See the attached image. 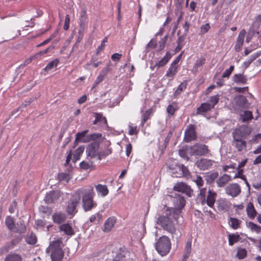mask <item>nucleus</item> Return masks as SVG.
<instances>
[{
    "label": "nucleus",
    "instance_id": "f257e3e1",
    "mask_svg": "<svg viewBox=\"0 0 261 261\" xmlns=\"http://www.w3.org/2000/svg\"><path fill=\"white\" fill-rule=\"evenodd\" d=\"M180 216L178 210L173 211L172 210H169V207L165 205L163 208V215L160 216L158 219V223L164 230L171 233L173 238L176 236L177 239L180 235L177 234L173 220L178 223V219Z\"/></svg>",
    "mask_w": 261,
    "mask_h": 261
},
{
    "label": "nucleus",
    "instance_id": "f03ea898",
    "mask_svg": "<svg viewBox=\"0 0 261 261\" xmlns=\"http://www.w3.org/2000/svg\"><path fill=\"white\" fill-rule=\"evenodd\" d=\"M77 195H82V208L84 212L92 211L96 207L97 203L94 200L95 193L92 187L88 188H81L76 190Z\"/></svg>",
    "mask_w": 261,
    "mask_h": 261
},
{
    "label": "nucleus",
    "instance_id": "7ed1b4c3",
    "mask_svg": "<svg viewBox=\"0 0 261 261\" xmlns=\"http://www.w3.org/2000/svg\"><path fill=\"white\" fill-rule=\"evenodd\" d=\"M168 171L173 177H188L190 175V172L184 165H179L175 160L169 159L166 163Z\"/></svg>",
    "mask_w": 261,
    "mask_h": 261
},
{
    "label": "nucleus",
    "instance_id": "20e7f679",
    "mask_svg": "<svg viewBox=\"0 0 261 261\" xmlns=\"http://www.w3.org/2000/svg\"><path fill=\"white\" fill-rule=\"evenodd\" d=\"M171 246L170 240L166 236L160 237L155 244L156 250L162 256L169 252Z\"/></svg>",
    "mask_w": 261,
    "mask_h": 261
},
{
    "label": "nucleus",
    "instance_id": "39448f33",
    "mask_svg": "<svg viewBox=\"0 0 261 261\" xmlns=\"http://www.w3.org/2000/svg\"><path fill=\"white\" fill-rule=\"evenodd\" d=\"M47 252L50 251V257L52 261H62L64 253L60 247L59 243L54 242L51 243L46 250Z\"/></svg>",
    "mask_w": 261,
    "mask_h": 261
},
{
    "label": "nucleus",
    "instance_id": "423d86ee",
    "mask_svg": "<svg viewBox=\"0 0 261 261\" xmlns=\"http://www.w3.org/2000/svg\"><path fill=\"white\" fill-rule=\"evenodd\" d=\"M81 200V197L77 195L76 191L74 194L68 201L66 208V212L68 215L74 216L77 213V206Z\"/></svg>",
    "mask_w": 261,
    "mask_h": 261
},
{
    "label": "nucleus",
    "instance_id": "0eeeda50",
    "mask_svg": "<svg viewBox=\"0 0 261 261\" xmlns=\"http://www.w3.org/2000/svg\"><path fill=\"white\" fill-rule=\"evenodd\" d=\"M170 200L172 201L174 207H169V210L173 211L178 210L179 216L181 213V209L184 207L186 201L184 196L181 194L176 193H173L171 195H168Z\"/></svg>",
    "mask_w": 261,
    "mask_h": 261
},
{
    "label": "nucleus",
    "instance_id": "6e6552de",
    "mask_svg": "<svg viewBox=\"0 0 261 261\" xmlns=\"http://www.w3.org/2000/svg\"><path fill=\"white\" fill-rule=\"evenodd\" d=\"M189 149L190 154L192 156H203L210 151L207 145L202 144H196L191 146Z\"/></svg>",
    "mask_w": 261,
    "mask_h": 261
},
{
    "label": "nucleus",
    "instance_id": "1a4fd4ad",
    "mask_svg": "<svg viewBox=\"0 0 261 261\" xmlns=\"http://www.w3.org/2000/svg\"><path fill=\"white\" fill-rule=\"evenodd\" d=\"M250 133L251 129L248 126L242 125L232 132V135L233 139H245Z\"/></svg>",
    "mask_w": 261,
    "mask_h": 261
},
{
    "label": "nucleus",
    "instance_id": "9d476101",
    "mask_svg": "<svg viewBox=\"0 0 261 261\" xmlns=\"http://www.w3.org/2000/svg\"><path fill=\"white\" fill-rule=\"evenodd\" d=\"M99 144L97 142L94 141L89 144L86 148V153L88 158L90 159L97 156Z\"/></svg>",
    "mask_w": 261,
    "mask_h": 261
},
{
    "label": "nucleus",
    "instance_id": "9b49d317",
    "mask_svg": "<svg viewBox=\"0 0 261 261\" xmlns=\"http://www.w3.org/2000/svg\"><path fill=\"white\" fill-rule=\"evenodd\" d=\"M173 189L175 191L185 193L188 197H191L193 192L189 186L182 182L175 184L173 186Z\"/></svg>",
    "mask_w": 261,
    "mask_h": 261
},
{
    "label": "nucleus",
    "instance_id": "f8f14e48",
    "mask_svg": "<svg viewBox=\"0 0 261 261\" xmlns=\"http://www.w3.org/2000/svg\"><path fill=\"white\" fill-rule=\"evenodd\" d=\"M196 138L197 135L195 125L193 124L188 125L185 132L184 140L186 142H189L195 140Z\"/></svg>",
    "mask_w": 261,
    "mask_h": 261
},
{
    "label": "nucleus",
    "instance_id": "ddd939ff",
    "mask_svg": "<svg viewBox=\"0 0 261 261\" xmlns=\"http://www.w3.org/2000/svg\"><path fill=\"white\" fill-rule=\"evenodd\" d=\"M225 193L232 197H236L241 193V188L237 183L229 184L225 188Z\"/></svg>",
    "mask_w": 261,
    "mask_h": 261
},
{
    "label": "nucleus",
    "instance_id": "4468645a",
    "mask_svg": "<svg viewBox=\"0 0 261 261\" xmlns=\"http://www.w3.org/2000/svg\"><path fill=\"white\" fill-rule=\"evenodd\" d=\"M217 195V194L215 191L209 190L207 191L206 197L204 198V201L203 203H201V204L202 205L206 204L209 207L213 208L216 200Z\"/></svg>",
    "mask_w": 261,
    "mask_h": 261
},
{
    "label": "nucleus",
    "instance_id": "2eb2a0df",
    "mask_svg": "<svg viewBox=\"0 0 261 261\" xmlns=\"http://www.w3.org/2000/svg\"><path fill=\"white\" fill-rule=\"evenodd\" d=\"M214 161L207 159L202 158L197 161L196 165L200 170H208L213 166Z\"/></svg>",
    "mask_w": 261,
    "mask_h": 261
},
{
    "label": "nucleus",
    "instance_id": "dca6fc26",
    "mask_svg": "<svg viewBox=\"0 0 261 261\" xmlns=\"http://www.w3.org/2000/svg\"><path fill=\"white\" fill-rule=\"evenodd\" d=\"M250 103L246 97L243 95H239L236 98V106L238 109L242 110L249 108Z\"/></svg>",
    "mask_w": 261,
    "mask_h": 261
},
{
    "label": "nucleus",
    "instance_id": "f3484780",
    "mask_svg": "<svg viewBox=\"0 0 261 261\" xmlns=\"http://www.w3.org/2000/svg\"><path fill=\"white\" fill-rule=\"evenodd\" d=\"M217 207L220 212H227L230 208V203L225 199L221 198L217 201Z\"/></svg>",
    "mask_w": 261,
    "mask_h": 261
},
{
    "label": "nucleus",
    "instance_id": "a211bd4d",
    "mask_svg": "<svg viewBox=\"0 0 261 261\" xmlns=\"http://www.w3.org/2000/svg\"><path fill=\"white\" fill-rule=\"evenodd\" d=\"M60 197L59 192L58 191H50L46 194L44 201L46 203H52L56 201Z\"/></svg>",
    "mask_w": 261,
    "mask_h": 261
},
{
    "label": "nucleus",
    "instance_id": "6ab92c4d",
    "mask_svg": "<svg viewBox=\"0 0 261 261\" xmlns=\"http://www.w3.org/2000/svg\"><path fill=\"white\" fill-rule=\"evenodd\" d=\"M246 34L245 30H242L239 33L237 38V40L234 46V49L236 51L239 52L241 51L242 46L243 44L245 36Z\"/></svg>",
    "mask_w": 261,
    "mask_h": 261
},
{
    "label": "nucleus",
    "instance_id": "aec40b11",
    "mask_svg": "<svg viewBox=\"0 0 261 261\" xmlns=\"http://www.w3.org/2000/svg\"><path fill=\"white\" fill-rule=\"evenodd\" d=\"M59 229L60 231L63 232L66 235L71 236L74 234V231L73 228L68 223L60 225Z\"/></svg>",
    "mask_w": 261,
    "mask_h": 261
},
{
    "label": "nucleus",
    "instance_id": "412c9836",
    "mask_svg": "<svg viewBox=\"0 0 261 261\" xmlns=\"http://www.w3.org/2000/svg\"><path fill=\"white\" fill-rule=\"evenodd\" d=\"M246 142L243 139H233L232 145L234 146L238 151H241L246 147Z\"/></svg>",
    "mask_w": 261,
    "mask_h": 261
},
{
    "label": "nucleus",
    "instance_id": "4be33fe9",
    "mask_svg": "<svg viewBox=\"0 0 261 261\" xmlns=\"http://www.w3.org/2000/svg\"><path fill=\"white\" fill-rule=\"evenodd\" d=\"M231 180V176L227 174H224L216 180L218 187H224L226 184Z\"/></svg>",
    "mask_w": 261,
    "mask_h": 261
},
{
    "label": "nucleus",
    "instance_id": "5701e85b",
    "mask_svg": "<svg viewBox=\"0 0 261 261\" xmlns=\"http://www.w3.org/2000/svg\"><path fill=\"white\" fill-rule=\"evenodd\" d=\"M218 176L219 173L217 171H211L205 173L204 177L207 184H212Z\"/></svg>",
    "mask_w": 261,
    "mask_h": 261
},
{
    "label": "nucleus",
    "instance_id": "b1692460",
    "mask_svg": "<svg viewBox=\"0 0 261 261\" xmlns=\"http://www.w3.org/2000/svg\"><path fill=\"white\" fill-rule=\"evenodd\" d=\"M95 187L98 195L105 197L109 194V190L105 185L98 184Z\"/></svg>",
    "mask_w": 261,
    "mask_h": 261
},
{
    "label": "nucleus",
    "instance_id": "393cba45",
    "mask_svg": "<svg viewBox=\"0 0 261 261\" xmlns=\"http://www.w3.org/2000/svg\"><path fill=\"white\" fill-rule=\"evenodd\" d=\"M213 109V106L209 103H202L197 109L196 113L199 115H205L206 113Z\"/></svg>",
    "mask_w": 261,
    "mask_h": 261
},
{
    "label": "nucleus",
    "instance_id": "a878e982",
    "mask_svg": "<svg viewBox=\"0 0 261 261\" xmlns=\"http://www.w3.org/2000/svg\"><path fill=\"white\" fill-rule=\"evenodd\" d=\"M246 212L247 216L251 219H253L257 215V212L255 210L253 203L249 202L246 207Z\"/></svg>",
    "mask_w": 261,
    "mask_h": 261
},
{
    "label": "nucleus",
    "instance_id": "bb28decb",
    "mask_svg": "<svg viewBox=\"0 0 261 261\" xmlns=\"http://www.w3.org/2000/svg\"><path fill=\"white\" fill-rule=\"evenodd\" d=\"M116 220L114 217H109L105 222L103 231L105 232L110 231L116 222Z\"/></svg>",
    "mask_w": 261,
    "mask_h": 261
},
{
    "label": "nucleus",
    "instance_id": "cd10ccee",
    "mask_svg": "<svg viewBox=\"0 0 261 261\" xmlns=\"http://www.w3.org/2000/svg\"><path fill=\"white\" fill-rule=\"evenodd\" d=\"M232 81L237 84H246L247 78L243 74H235L232 77Z\"/></svg>",
    "mask_w": 261,
    "mask_h": 261
},
{
    "label": "nucleus",
    "instance_id": "c85d7f7f",
    "mask_svg": "<svg viewBox=\"0 0 261 261\" xmlns=\"http://www.w3.org/2000/svg\"><path fill=\"white\" fill-rule=\"evenodd\" d=\"M54 223L61 224L64 222L66 219V215L62 212L55 213L52 216Z\"/></svg>",
    "mask_w": 261,
    "mask_h": 261
},
{
    "label": "nucleus",
    "instance_id": "c756f323",
    "mask_svg": "<svg viewBox=\"0 0 261 261\" xmlns=\"http://www.w3.org/2000/svg\"><path fill=\"white\" fill-rule=\"evenodd\" d=\"M102 211H99L89 217V221L91 223H96L99 224L103 219Z\"/></svg>",
    "mask_w": 261,
    "mask_h": 261
},
{
    "label": "nucleus",
    "instance_id": "7c9ffc66",
    "mask_svg": "<svg viewBox=\"0 0 261 261\" xmlns=\"http://www.w3.org/2000/svg\"><path fill=\"white\" fill-rule=\"evenodd\" d=\"M174 131V128H171L170 130H169V132H168V134L166 138H165V139L164 140L163 144L162 145H160L159 148L161 150L162 153H164L165 150L166 149V148L168 144V143L170 140V138H171V137L173 135Z\"/></svg>",
    "mask_w": 261,
    "mask_h": 261
},
{
    "label": "nucleus",
    "instance_id": "2f4dec72",
    "mask_svg": "<svg viewBox=\"0 0 261 261\" xmlns=\"http://www.w3.org/2000/svg\"><path fill=\"white\" fill-rule=\"evenodd\" d=\"M172 55L169 52H167L165 56L154 65V67L160 68L165 65L171 58Z\"/></svg>",
    "mask_w": 261,
    "mask_h": 261
},
{
    "label": "nucleus",
    "instance_id": "473e14b6",
    "mask_svg": "<svg viewBox=\"0 0 261 261\" xmlns=\"http://www.w3.org/2000/svg\"><path fill=\"white\" fill-rule=\"evenodd\" d=\"M192 240H188L187 241L186 246L185 247L184 255L183 256L182 261H187L189 257L191 252Z\"/></svg>",
    "mask_w": 261,
    "mask_h": 261
},
{
    "label": "nucleus",
    "instance_id": "72a5a7b5",
    "mask_svg": "<svg viewBox=\"0 0 261 261\" xmlns=\"http://www.w3.org/2000/svg\"><path fill=\"white\" fill-rule=\"evenodd\" d=\"M126 253V251L120 248L119 251L116 253L115 256L111 261H127L125 259Z\"/></svg>",
    "mask_w": 261,
    "mask_h": 261
},
{
    "label": "nucleus",
    "instance_id": "f704fd0d",
    "mask_svg": "<svg viewBox=\"0 0 261 261\" xmlns=\"http://www.w3.org/2000/svg\"><path fill=\"white\" fill-rule=\"evenodd\" d=\"M242 221L236 218L230 217L228 219L229 226L233 229H237L240 227Z\"/></svg>",
    "mask_w": 261,
    "mask_h": 261
},
{
    "label": "nucleus",
    "instance_id": "c9c22d12",
    "mask_svg": "<svg viewBox=\"0 0 261 261\" xmlns=\"http://www.w3.org/2000/svg\"><path fill=\"white\" fill-rule=\"evenodd\" d=\"M177 67L178 66L171 64L167 71L165 76L170 78V80H172L177 72Z\"/></svg>",
    "mask_w": 261,
    "mask_h": 261
},
{
    "label": "nucleus",
    "instance_id": "e433bc0d",
    "mask_svg": "<svg viewBox=\"0 0 261 261\" xmlns=\"http://www.w3.org/2000/svg\"><path fill=\"white\" fill-rule=\"evenodd\" d=\"M4 261H22V258L19 254L11 253L5 257Z\"/></svg>",
    "mask_w": 261,
    "mask_h": 261
},
{
    "label": "nucleus",
    "instance_id": "4c0bfd02",
    "mask_svg": "<svg viewBox=\"0 0 261 261\" xmlns=\"http://www.w3.org/2000/svg\"><path fill=\"white\" fill-rule=\"evenodd\" d=\"M240 119L243 122H245L251 120L253 119L252 112L250 111H244L240 114Z\"/></svg>",
    "mask_w": 261,
    "mask_h": 261
},
{
    "label": "nucleus",
    "instance_id": "58836bf2",
    "mask_svg": "<svg viewBox=\"0 0 261 261\" xmlns=\"http://www.w3.org/2000/svg\"><path fill=\"white\" fill-rule=\"evenodd\" d=\"M205 59L204 57H200L197 59L193 67V71L197 72L199 68H201L203 65L205 64Z\"/></svg>",
    "mask_w": 261,
    "mask_h": 261
},
{
    "label": "nucleus",
    "instance_id": "ea45409f",
    "mask_svg": "<svg viewBox=\"0 0 261 261\" xmlns=\"http://www.w3.org/2000/svg\"><path fill=\"white\" fill-rule=\"evenodd\" d=\"M85 149L83 146L79 147L74 151L73 153V157L72 162L75 163L77 161L79 160L81 155L83 154Z\"/></svg>",
    "mask_w": 261,
    "mask_h": 261
},
{
    "label": "nucleus",
    "instance_id": "a19ab883",
    "mask_svg": "<svg viewBox=\"0 0 261 261\" xmlns=\"http://www.w3.org/2000/svg\"><path fill=\"white\" fill-rule=\"evenodd\" d=\"M207 194L206 188L200 189L199 193L197 195V200L199 203H203L204 201V198Z\"/></svg>",
    "mask_w": 261,
    "mask_h": 261
},
{
    "label": "nucleus",
    "instance_id": "79ce46f5",
    "mask_svg": "<svg viewBox=\"0 0 261 261\" xmlns=\"http://www.w3.org/2000/svg\"><path fill=\"white\" fill-rule=\"evenodd\" d=\"M154 110L153 108H150L146 110L142 115L141 124L142 125L149 119L150 116L153 114Z\"/></svg>",
    "mask_w": 261,
    "mask_h": 261
},
{
    "label": "nucleus",
    "instance_id": "37998d69",
    "mask_svg": "<svg viewBox=\"0 0 261 261\" xmlns=\"http://www.w3.org/2000/svg\"><path fill=\"white\" fill-rule=\"evenodd\" d=\"M94 115L95 117V120L93 121V124H96L98 122H101L104 124H107L106 117H103L101 113H94Z\"/></svg>",
    "mask_w": 261,
    "mask_h": 261
},
{
    "label": "nucleus",
    "instance_id": "c03bdc74",
    "mask_svg": "<svg viewBox=\"0 0 261 261\" xmlns=\"http://www.w3.org/2000/svg\"><path fill=\"white\" fill-rule=\"evenodd\" d=\"M26 242L30 245H34L37 243V239L36 234L31 232L26 236L25 238Z\"/></svg>",
    "mask_w": 261,
    "mask_h": 261
},
{
    "label": "nucleus",
    "instance_id": "a18cd8bd",
    "mask_svg": "<svg viewBox=\"0 0 261 261\" xmlns=\"http://www.w3.org/2000/svg\"><path fill=\"white\" fill-rule=\"evenodd\" d=\"M5 224L8 229L12 231L14 229L15 224L13 218L11 216H7L5 220Z\"/></svg>",
    "mask_w": 261,
    "mask_h": 261
},
{
    "label": "nucleus",
    "instance_id": "49530a36",
    "mask_svg": "<svg viewBox=\"0 0 261 261\" xmlns=\"http://www.w3.org/2000/svg\"><path fill=\"white\" fill-rule=\"evenodd\" d=\"M187 84L188 82L187 80H185L181 83L174 93V96H177L180 94V93L186 89Z\"/></svg>",
    "mask_w": 261,
    "mask_h": 261
},
{
    "label": "nucleus",
    "instance_id": "de8ad7c7",
    "mask_svg": "<svg viewBox=\"0 0 261 261\" xmlns=\"http://www.w3.org/2000/svg\"><path fill=\"white\" fill-rule=\"evenodd\" d=\"M112 148H107L105 150L98 151L97 155V159L101 160L102 159L106 158L108 155L112 153Z\"/></svg>",
    "mask_w": 261,
    "mask_h": 261
},
{
    "label": "nucleus",
    "instance_id": "09e8293b",
    "mask_svg": "<svg viewBox=\"0 0 261 261\" xmlns=\"http://www.w3.org/2000/svg\"><path fill=\"white\" fill-rule=\"evenodd\" d=\"M59 63V60L56 59L53 61L49 62L46 67H45V70L46 71H49L52 70L53 68H56Z\"/></svg>",
    "mask_w": 261,
    "mask_h": 261
},
{
    "label": "nucleus",
    "instance_id": "8fccbe9b",
    "mask_svg": "<svg viewBox=\"0 0 261 261\" xmlns=\"http://www.w3.org/2000/svg\"><path fill=\"white\" fill-rule=\"evenodd\" d=\"M102 137V134L100 133H94L87 136L86 139L83 140V142H86L91 140H95Z\"/></svg>",
    "mask_w": 261,
    "mask_h": 261
},
{
    "label": "nucleus",
    "instance_id": "3c124183",
    "mask_svg": "<svg viewBox=\"0 0 261 261\" xmlns=\"http://www.w3.org/2000/svg\"><path fill=\"white\" fill-rule=\"evenodd\" d=\"M26 230L27 228L25 224L20 222L19 224H17L16 227L15 226L13 230L17 233H23L26 231Z\"/></svg>",
    "mask_w": 261,
    "mask_h": 261
},
{
    "label": "nucleus",
    "instance_id": "603ef678",
    "mask_svg": "<svg viewBox=\"0 0 261 261\" xmlns=\"http://www.w3.org/2000/svg\"><path fill=\"white\" fill-rule=\"evenodd\" d=\"M257 57L255 54L252 55L247 60L243 63V66L245 69H247L251 63Z\"/></svg>",
    "mask_w": 261,
    "mask_h": 261
},
{
    "label": "nucleus",
    "instance_id": "864d4df0",
    "mask_svg": "<svg viewBox=\"0 0 261 261\" xmlns=\"http://www.w3.org/2000/svg\"><path fill=\"white\" fill-rule=\"evenodd\" d=\"M240 236L238 234H231L228 236V244L232 246L235 243L239 241Z\"/></svg>",
    "mask_w": 261,
    "mask_h": 261
},
{
    "label": "nucleus",
    "instance_id": "5fc2aeb1",
    "mask_svg": "<svg viewBox=\"0 0 261 261\" xmlns=\"http://www.w3.org/2000/svg\"><path fill=\"white\" fill-rule=\"evenodd\" d=\"M87 20V14L85 10H83L80 14V26L84 28Z\"/></svg>",
    "mask_w": 261,
    "mask_h": 261
},
{
    "label": "nucleus",
    "instance_id": "6e6d98bb",
    "mask_svg": "<svg viewBox=\"0 0 261 261\" xmlns=\"http://www.w3.org/2000/svg\"><path fill=\"white\" fill-rule=\"evenodd\" d=\"M247 226L252 231H254L257 233H259L261 231V227L252 222H248Z\"/></svg>",
    "mask_w": 261,
    "mask_h": 261
},
{
    "label": "nucleus",
    "instance_id": "4d7b16f0",
    "mask_svg": "<svg viewBox=\"0 0 261 261\" xmlns=\"http://www.w3.org/2000/svg\"><path fill=\"white\" fill-rule=\"evenodd\" d=\"M177 110V108L175 103H172L168 106L167 108V112L169 116H173L175 112Z\"/></svg>",
    "mask_w": 261,
    "mask_h": 261
},
{
    "label": "nucleus",
    "instance_id": "13d9d810",
    "mask_svg": "<svg viewBox=\"0 0 261 261\" xmlns=\"http://www.w3.org/2000/svg\"><path fill=\"white\" fill-rule=\"evenodd\" d=\"M180 33V30H179L177 33V36H178V37L177 40V43L184 46L185 44V40L186 39L187 35L183 34L181 35H179Z\"/></svg>",
    "mask_w": 261,
    "mask_h": 261
},
{
    "label": "nucleus",
    "instance_id": "bf43d9fd",
    "mask_svg": "<svg viewBox=\"0 0 261 261\" xmlns=\"http://www.w3.org/2000/svg\"><path fill=\"white\" fill-rule=\"evenodd\" d=\"M247 255V251L244 248H239L238 250L237 257L240 259L244 258Z\"/></svg>",
    "mask_w": 261,
    "mask_h": 261
},
{
    "label": "nucleus",
    "instance_id": "052dcab7",
    "mask_svg": "<svg viewBox=\"0 0 261 261\" xmlns=\"http://www.w3.org/2000/svg\"><path fill=\"white\" fill-rule=\"evenodd\" d=\"M234 67L233 65H231L228 69H226L222 75V78H228L233 71Z\"/></svg>",
    "mask_w": 261,
    "mask_h": 261
},
{
    "label": "nucleus",
    "instance_id": "680f3d73",
    "mask_svg": "<svg viewBox=\"0 0 261 261\" xmlns=\"http://www.w3.org/2000/svg\"><path fill=\"white\" fill-rule=\"evenodd\" d=\"M193 180L196 183L197 187L199 188L203 185L204 180H203L202 177L199 175H196V178L193 179Z\"/></svg>",
    "mask_w": 261,
    "mask_h": 261
},
{
    "label": "nucleus",
    "instance_id": "e2e57ef3",
    "mask_svg": "<svg viewBox=\"0 0 261 261\" xmlns=\"http://www.w3.org/2000/svg\"><path fill=\"white\" fill-rule=\"evenodd\" d=\"M219 99V96L218 94L212 96L210 98V105L213 106V109L214 108L215 105L218 103Z\"/></svg>",
    "mask_w": 261,
    "mask_h": 261
},
{
    "label": "nucleus",
    "instance_id": "0e129e2a",
    "mask_svg": "<svg viewBox=\"0 0 261 261\" xmlns=\"http://www.w3.org/2000/svg\"><path fill=\"white\" fill-rule=\"evenodd\" d=\"M58 179L60 181H65L66 182H68L69 180V174L63 172L59 173Z\"/></svg>",
    "mask_w": 261,
    "mask_h": 261
},
{
    "label": "nucleus",
    "instance_id": "69168bd1",
    "mask_svg": "<svg viewBox=\"0 0 261 261\" xmlns=\"http://www.w3.org/2000/svg\"><path fill=\"white\" fill-rule=\"evenodd\" d=\"M111 65V63L110 61L109 62V63L107 64L106 67H105L100 71V74H102L103 76H105L108 73L110 70V66Z\"/></svg>",
    "mask_w": 261,
    "mask_h": 261
},
{
    "label": "nucleus",
    "instance_id": "338daca9",
    "mask_svg": "<svg viewBox=\"0 0 261 261\" xmlns=\"http://www.w3.org/2000/svg\"><path fill=\"white\" fill-rule=\"evenodd\" d=\"M211 27L210 24L207 23L204 25H202L200 27V34L202 35L207 33L210 29Z\"/></svg>",
    "mask_w": 261,
    "mask_h": 261
},
{
    "label": "nucleus",
    "instance_id": "774afa93",
    "mask_svg": "<svg viewBox=\"0 0 261 261\" xmlns=\"http://www.w3.org/2000/svg\"><path fill=\"white\" fill-rule=\"evenodd\" d=\"M80 166L81 168L84 170H87L92 166V163H90L87 162L83 161L80 163Z\"/></svg>",
    "mask_w": 261,
    "mask_h": 261
}]
</instances>
